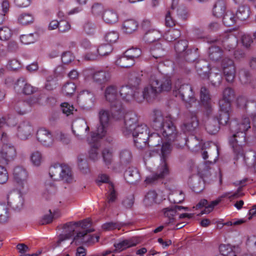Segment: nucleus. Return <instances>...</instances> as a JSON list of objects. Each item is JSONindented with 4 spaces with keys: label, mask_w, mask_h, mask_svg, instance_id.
Returning <instances> with one entry per match:
<instances>
[{
    "label": "nucleus",
    "mask_w": 256,
    "mask_h": 256,
    "mask_svg": "<svg viewBox=\"0 0 256 256\" xmlns=\"http://www.w3.org/2000/svg\"><path fill=\"white\" fill-rule=\"evenodd\" d=\"M172 88L171 80L170 78L162 76L160 73L150 76L149 83L143 88H135V93H132L133 90L128 86H123L120 94L123 98L128 100L134 99L138 102H142L144 100H150L158 93L168 92Z\"/></svg>",
    "instance_id": "f257e3e1"
},
{
    "label": "nucleus",
    "mask_w": 256,
    "mask_h": 256,
    "mask_svg": "<svg viewBox=\"0 0 256 256\" xmlns=\"http://www.w3.org/2000/svg\"><path fill=\"white\" fill-rule=\"evenodd\" d=\"M153 128L156 131L151 134L150 142L152 146H162L175 140H180V136L177 135L176 128L170 116H164L160 111L155 112L153 119Z\"/></svg>",
    "instance_id": "f03ea898"
},
{
    "label": "nucleus",
    "mask_w": 256,
    "mask_h": 256,
    "mask_svg": "<svg viewBox=\"0 0 256 256\" xmlns=\"http://www.w3.org/2000/svg\"><path fill=\"white\" fill-rule=\"evenodd\" d=\"M136 118L135 116L128 118L126 117L124 122V125L122 128V132L126 136L132 134L134 144L141 148L148 144L152 147H156L157 146H152L150 142L151 134H149V130L147 126L145 124L136 125Z\"/></svg>",
    "instance_id": "7ed1b4c3"
},
{
    "label": "nucleus",
    "mask_w": 256,
    "mask_h": 256,
    "mask_svg": "<svg viewBox=\"0 0 256 256\" xmlns=\"http://www.w3.org/2000/svg\"><path fill=\"white\" fill-rule=\"evenodd\" d=\"M250 128V120L248 118H244L238 122H234L232 124L234 134L229 138V144L236 159L244 157L242 146L246 142V132Z\"/></svg>",
    "instance_id": "20e7f679"
},
{
    "label": "nucleus",
    "mask_w": 256,
    "mask_h": 256,
    "mask_svg": "<svg viewBox=\"0 0 256 256\" xmlns=\"http://www.w3.org/2000/svg\"><path fill=\"white\" fill-rule=\"evenodd\" d=\"M123 86H128L132 89L133 92L135 93V88H138V86L124 85L122 86L119 89L115 85H110L106 87L104 91V98L106 102H108L112 110L114 111L118 112L121 116H123V108L122 104L119 100V97L124 102H131L134 101L136 102V99L128 101L124 100L122 94L120 91Z\"/></svg>",
    "instance_id": "39448f33"
},
{
    "label": "nucleus",
    "mask_w": 256,
    "mask_h": 256,
    "mask_svg": "<svg viewBox=\"0 0 256 256\" xmlns=\"http://www.w3.org/2000/svg\"><path fill=\"white\" fill-rule=\"evenodd\" d=\"M172 150V147L168 144H163L160 148V164L157 168L156 172L150 176L146 178L145 181L147 184L154 182L156 180L162 178L169 174V169L166 161Z\"/></svg>",
    "instance_id": "423d86ee"
},
{
    "label": "nucleus",
    "mask_w": 256,
    "mask_h": 256,
    "mask_svg": "<svg viewBox=\"0 0 256 256\" xmlns=\"http://www.w3.org/2000/svg\"><path fill=\"white\" fill-rule=\"evenodd\" d=\"M2 146L0 150V162L8 164L16 156V149L15 146L8 140V136L6 133L2 136Z\"/></svg>",
    "instance_id": "0eeeda50"
},
{
    "label": "nucleus",
    "mask_w": 256,
    "mask_h": 256,
    "mask_svg": "<svg viewBox=\"0 0 256 256\" xmlns=\"http://www.w3.org/2000/svg\"><path fill=\"white\" fill-rule=\"evenodd\" d=\"M50 178L54 181L64 180L70 182L72 180V176L70 168L66 166L56 164L49 169Z\"/></svg>",
    "instance_id": "6e6552de"
},
{
    "label": "nucleus",
    "mask_w": 256,
    "mask_h": 256,
    "mask_svg": "<svg viewBox=\"0 0 256 256\" xmlns=\"http://www.w3.org/2000/svg\"><path fill=\"white\" fill-rule=\"evenodd\" d=\"M173 93L176 97H178L190 104L196 102L192 88L189 84L180 85V82H178L174 87Z\"/></svg>",
    "instance_id": "1a4fd4ad"
},
{
    "label": "nucleus",
    "mask_w": 256,
    "mask_h": 256,
    "mask_svg": "<svg viewBox=\"0 0 256 256\" xmlns=\"http://www.w3.org/2000/svg\"><path fill=\"white\" fill-rule=\"evenodd\" d=\"M12 176L16 188L20 191L25 192L28 190V174L24 168L16 166L14 168Z\"/></svg>",
    "instance_id": "9d476101"
},
{
    "label": "nucleus",
    "mask_w": 256,
    "mask_h": 256,
    "mask_svg": "<svg viewBox=\"0 0 256 256\" xmlns=\"http://www.w3.org/2000/svg\"><path fill=\"white\" fill-rule=\"evenodd\" d=\"M92 231H93V230L90 229L76 232V235L74 236L72 240L70 242V244L78 245L82 244L94 243L98 242L99 240V236L88 234V232H90Z\"/></svg>",
    "instance_id": "9b49d317"
},
{
    "label": "nucleus",
    "mask_w": 256,
    "mask_h": 256,
    "mask_svg": "<svg viewBox=\"0 0 256 256\" xmlns=\"http://www.w3.org/2000/svg\"><path fill=\"white\" fill-rule=\"evenodd\" d=\"M16 128V137L22 140H26L30 138L34 132L32 126L28 122L20 123Z\"/></svg>",
    "instance_id": "f8f14e48"
},
{
    "label": "nucleus",
    "mask_w": 256,
    "mask_h": 256,
    "mask_svg": "<svg viewBox=\"0 0 256 256\" xmlns=\"http://www.w3.org/2000/svg\"><path fill=\"white\" fill-rule=\"evenodd\" d=\"M94 52H90L84 56L86 60H95L102 56L109 54L112 51V48L110 44H104L94 48Z\"/></svg>",
    "instance_id": "ddd939ff"
},
{
    "label": "nucleus",
    "mask_w": 256,
    "mask_h": 256,
    "mask_svg": "<svg viewBox=\"0 0 256 256\" xmlns=\"http://www.w3.org/2000/svg\"><path fill=\"white\" fill-rule=\"evenodd\" d=\"M243 194L241 192L240 188H238L236 191L226 192L220 196L217 199L211 202V204L206 208V213H210L213 208L218 205L222 200V198H228L230 200L232 201L235 199L241 197Z\"/></svg>",
    "instance_id": "4468645a"
},
{
    "label": "nucleus",
    "mask_w": 256,
    "mask_h": 256,
    "mask_svg": "<svg viewBox=\"0 0 256 256\" xmlns=\"http://www.w3.org/2000/svg\"><path fill=\"white\" fill-rule=\"evenodd\" d=\"M7 202L13 209L20 210L23 208L24 199L20 193L16 191L11 192L8 194Z\"/></svg>",
    "instance_id": "2eb2a0df"
},
{
    "label": "nucleus",
    "mask_w": 256,
    "mask_h": 256,
    "mask_svg": "<svg viewBox=\"0 0 256 256\" xmlns=\"http://www.w3.org/2000/svg\"><path fill=\"white\" fill-rule=\"evenodd\" d=\"M36 136L37 140L46 146H52L54 142L52 133L44 128H39Z\"/></svg>",
    "instance_id": "dca6fc26"
},
{
    "label": "nucleus",
    "mask_w": 256,
    "mask_h": 256,
    "mask_svg": "<svg viewBox=\"0 0 256 256\" xmlns=\"http://www.w3.org/2000/svg\"><path fill=\"white\" fill-rule=\"evenodd\" d=\"M223 73L228 82H232L235 76V66L233 61L228 58H224L222 62Z\"/></svg>",
    "instance_id": "f3484780"
},
{
    "label": "nucleus",
    "mask_w": 256,
    "mask_h": 256,
    "mask_svg": "<svg viewBox=\"0 0 256 256\" xmlns=\"http://www.w3.org/2000/svg\"><path fill=\"white\" fill-rule=\"evenodd\" d=\"M108 127L109 126L99 123L96 132H92L90 136L88 138V143L92 144V141L99 142L101 138L108 134Z\"/></svg>",
    "instance_id": "a211bd4d"
},
{
    "label": "nucleus",
    "mask_w": 256,
    "mask_h": 256,
    "mask_svg": "<svg viewBox=\"0 0 256 256\" xmlns=\"http://www.w3.org/2000/svg\"><path fill=\"white\" fill-rule=\"evenodd\" d=\"M102 21L108 24H114L120 20V16L118 12L112 8H106L102 14Z\"/></svg>",
    "instance_id": "6ab92c4d"
},
{
    "label": "nucleus",
    "mask_w": 256,
    "mask_h": 256,
    "mask_svg": "<svg viewBox=\"0 0 256 256\" xmlns=\"http://www.w3.org/2000/svg\"><path fill=\"white\" fill-rule=\"evenodd\" d=\"M90 75L94 82L99 84L109 81L111 76L109 72L102 70H92Z\"/></svg>",
    "instance_id": "aec40b11"
},
{
    "label": "nucleus",
    "mask_w": 256,
    "mask_h": 256,
    "mask_svg": "<svg viewBox=\"0 0 256 256\" xmlns=\"http://www.w3.org/2000/svg\"><path fill=\"white\" fill-rule=\"evenodd\" d=\"M198 121L195 114H191L187 116L186 122L182 126L184 132H192L198 127Z\"/></svg>",
    "instance_id": "412c9836"
},
{
    "label": "nucleus",
    "mask_w": 256,
    "mask_h": 256,
    "mask_svg": "<svg viewBox=\"0 0 256 256\" xmlns=\"http://www.w3.org/2000/svg\"><path fill=\"white\" fill-rule=\"evenodd\" d=\"M90 128L87 124L86 122L84 119H78L76 120L72 126V131L73 134L77 137V138L79 140H82V136L76 133V132H81L83 131L87 132L89 131Z\"/></svg>",
    "instance_id": "4be33fe9"
},
{
    "label": "nucleus",
    "mask_w": 256,
    "mask_h": 256,
    "mask_svg": "<svg viewBox=\"0 0 256 256\" xmlns=\"http://www.w3.org/2000/svg\"><path fill=\"white\" fill-rule=\"evenodd\" d=\"M219 250L220 255L217 256H236L240 252V248L230 244H222L219 246Z\"/></svg>",
    "instance_id": "5701e85b"
},
{
    "label": "nucleus",
    "mask_w": 256,
    "mask_h": 256,
    "mask_svg": "<svg viewBox=\"0 0 256 256\" xmlns=\"http://www.w3.org/2000/svg\"><path fill=\"white\" fill-rule=\"evenodd\" d=\"M219 115L217 120L222 125L226 124L230 118L229 112L230 109V106L227 102L226 105H219Z\"/></svg>",
    "instance_id": "b1692460"
},
{
    "label": "nucleus",
    "mask_w": 256,
    "mask_h": 256,
    "mask_svg": "<svg viewBox=\"0 0 256 256\" xmlns=\"http://www.w3.org/2000/svg\"><path fill=\"white\" fill-rule=\"evenodd\" d=\"M137 244V241L134 238L120 240L114 244V252H122L128 248L136 246Z\"/></svg>",
    "instance_id": "393cba45"
},
{
    "label": "nucleus",
    "mask_w": 256,
    "mask_h": 256,
    "mask_svg": "<svg viewBox=\"0 0 256 256\" xmlns=\"http://www.w3.org/2000/svg\"><path fill=\"white\" fill-rule=\"evenodd\" d=\"M77 101L78 104L82 106L88 103L92 104L94 101V96L92 92L84 90L79 93Z\"/></svg>",
    "instance_id": "a878e982"
},
{
    "label": "nucleus",
    "mask_w": 256,
    "mask_h": 256,
    "mask_svg": "<svg viewBox=\"0 0 256 256\" xmlns=\"http://www.w3.org/2000/svg\"><path fill=\"white\" fill-rule=\"evenodd\" d=\"M218 121L212 118H208L205 122V128L206 130L210 134H216L219 130L220 127L218 124Z\"/></svg>",
    "instance_id": "bb28decb"
},
{
    "label": "nucleus",
    "mask_w": 256,
    "mask_h": 256,
    "mask_svg": "<svg viewBox=\"0 0 256 256\" xmlns=\"http://www.w3.org/2000/svg\"><path fill=\"white\" fill-rule=\"evenodd\" d=\"M34 15L30 12H23L20 14L17 18L18 22L22 26H28L34 22Z\"/></svg>",
    "instance_id": "cd10ccee"
},
{
    "label": "nucleus",
    "mask_w": 256,
    "mask_h": 256,
    "mask_svg": "<svg viewBox=\"0 0 256 256\" xmlns=\"http://www.w3.org/2000/svg\"><path fill=\"white\" fill-rule=\"evenodd\" d=\"M150 55L154 58H160L164 55V49L161 44L156 42L152 44L149 48Z\"/></svg>",
    "instance_id": "c85d7f7f"
},
{
    "label": "nucleus",
    "mask_w": 256,
    "mask_h": 256,
    "mask_svg": "<svg viewBox=\"0 0 256 256\" xmlns=\"http://www.w3.org/2000/svg\"><path fill=\"white\" fill-rule=\"evenodd\" d=\"M126 178L130 184H134L140 180V176L138 170L134 168H129L126 172Z\"/></svg>",
    "instance_id": "c756f323"
},
{
    "label": "nucleus",
    "mask_w": 256,
    "mask_h": 256,
    "mask_svg": "<svg viewBox=\"0 0 256 256\" xmlns=\"http://www.w3.org/2000/svg\"><path fill=\"white\" fill-rule=\"evenodd\" d=\"M178 14V9L173 6L168 10L165 16V24L166 26L172 27L175 25V20L172 16Z\"/></svg>",
    "instance_id": "7c9ffc66"
},
{
    "label": "nucleus",
    "mask_w": 256,
    "mask_h": 256,
    "mask_svg": "<svg viewBox=\"0 0 256 256\" xmlns=\"http://www.w3.org/2000/svg\"><path fill=\"white\" fill-rule=\"evenodd\" d=\"M226 10V4L224 1L218 0L214 6L212 14L216 18L222 16Z\"/></svg>",
    "instance_id": "2f4dec72"
},
{
    "label": "nucleus",
    "mask_w": 256,
    "mask_h": 256,
    "mask_svg": "<svg viewBox=\"0 0 256 256\" xmlns=\"http://www.w3.org/2000/svg\"><path fill=\"white\" fill-rule=\"evenodd\" d=\"M78 230V224L70 222L64 226L62 234H66V236H68V238H70L72 236H74L75 232H77Z\"/></svg>",
    "instance_id": "473e14b6"
},
{
    "label": "nucleus",
    "mask_w": 256,
    "mask_h": 256,
    "mask_svg": "<svg viewBox=\"0 0 256 256\" xmlns=\"http://www.w3.org/2000/svg\"><path fill=\"white\" fill-rule=\"evenodd\" d=\"M138 22L134 20H127L124 21L122 26L123 32L126 34H130L135 31L138 28Z\"/></svg>",
    "instance_id": "72a5a7b5"
},
{
    "label": "nucleus",
    "mask_w": 256,
    "mask_h": 256,
    "mask_svg": "<svg viewBox=\"0 0 256 256\" xmlns=\"http://www.w3.org/2000/svg\"><path fill=\"white\" fill-rule=\"evenodd\" d=\"M162 36V34L160 31L158 30L152 29L146 32L144 39L148 42H152L160 38Z\"/></svg>",
    "instance_id": "f704fd0d"
},
{
    "label": "nucleus",
    "mask_w": 256,
    "mask_h": 256,
    "mask_svg": "<svg viewBox=\"0 0 256 256\" xmlns=\"http://www.w3.org/2000/svg\"><path fill=\"white\" fill-rule=\"evenodd\" d=\"M234 96V92L230 88L224 89L222 93V98L219 101V105H226L228 102L230 106V102Z\"/></svg>",
    "instance_id": "c9c22d12"
},
{
    "label": "nucleus",
    "mask_w": 256,
    "mask_h": 256,
    "mask_svg": "<svg viewBox=\"0 0 256 256\" xmlns=\"http://www.w3.org/2000/svg\"><path fill=\"white\" fill-rule=\"evenodd\" d=\"M161 200H158V194L154 190L149 191L145 196L144 202L146 206H150L157 203Z\"/></svg>",
    "instance_id": "e433bc0d"
},
{
    "label": "nucleus",
    "mask_w": 256,
    "mask_h": 256,
    "mask_svg": "<svg viewBox=\"0 0 256 256\" xmlns=\"http://www.w3.org/2000/svg\"><path fill=\"white\" fill-rule=\"evenodd\" d=\"M238 38L234 35L230 34L228 38L224 41L223 46L226 50L230 51L234 50L237 46Z\"/></svg>",
    "instance_id": "4c0bfd02"
},
{
    "label": "nucleus",
    "mask_w": 256,
    "mask_h": 256,
    "mask_svg": "<svg viewBox=\"0 0 256 256\" xmlns=\"http://www.w3.org/2000/svg\"><path fill=\"white\" fill-rule=\"evenodd\" d=\"M168 198L170 202L178 204L184 200V196L182 192L179 190H175L169 194Z\"/></svg>",
    "instance_id": "58836bf2"
},
{
    "label": "nucleus",
    "mask_w": 256,
    "mask_h": 256,
    "mask_svg": "<svg viewBox=\"0 0 256 256\" xmlns=\"http://www.w3.org/2000/svg\"><path fill=\"white\" fill-rule=\"evenodd\" d=\"M200 99L202 104L206 108H208L210 106V95L208 90L204 87L201 88Z\"/></svg>",
    "instance_id": "ea45409f"
},
{
    "label": "nucleus",
    "mask_w": 256,
    "mask_h": 256,
    "mask_svg": "<svg viewBox=\"0 0 256 256\" xmlns=\"http://www.w3.org/2000/svg\"><path fill=\"white\" fill-rule=\"evenodd\" d=\"M30 161L34 166H40L43 162V156L41 152L38 150L32 152L30 155Z\"/></svg>",
    "instance_id": "a19ab883"
},
{
    "label": "nucleus",
    "mask_w": 256,
    "mask_h": 256,
    "mask_svg": "<svg viewBox=\"0 0 256 256\" xmlns=\"http://www.w3.org/2000/svg\"><path fill=\"white\" fill-rule=\"evenodd\" d=\"M110 112L104 108L100 109L98 112L99 123L102 124L110 126Z\"/></svg>",
    "instance_id": "79ce46f5"
},
{
    "label": "nucleus",
    "mask_w": 256,
    "mask_h": 256,
    "mask_svg": "<svg viewBox=\"0 0 256 256\" xmlns=\"http://www.w3.org/2000/svg\"><path fill=\"white\" fill-rule=\"evenodd\" d=\"M250 14V8L247 6H242L237 10L236 18L240 20L247 19Z\"/></svg>",
    "instance_id": "37998d69"
},
{
    "label": "nucleus",
    "mask_w": 256,
    "mask_h": 256,
    "mask_svg": "<svg viewBox=\"0 0 256 256\" xmlns=\"http://www.w3.org/2000/svg\"><path fill=\"white\" fill-rule=\"evenodd\" d=\"M38 34L31 33L28 34H22L20 36V42L24 44H30L34 43L38 39Z\"/></svg>",
    "instance_id": "c03bdc74"
},
{
    "label": "nucleus",
    "mask_w": 256,
    "mask_h": 256,
    "mask_svg": "<svg viewBox=\"0 0 256 256\" xmlns=\"http://www.w3.org/2000/svg\"><path fill=\"white\" fill-rule=\"evenodd\" d=\"M116 64L117 66L122 68H128L132 66L134 62L132 60L130 61L128 58L124 54L123 56L116 60Z\"/></svg>",
    "instance_id": "a18cd8bd"
},
{
    "label": "nucleus",
    "mask_w": 256,
    "mask_h": 256,
    "mask_svg": "<svg viewBox=\"0 0 256 256\" xmlns=\"http://www.w3.org/2000/svg\"><path fill=\"white\" fill-rule=\"evenodd\" d=\"M90 146V150L89 151V158L92 160L95 161L98 157V147L100 146L99 142H94L92 144L88 143Z\"/></svg>",
    "instance_id": "49530a36"
},
{
    "label": "nucleus",
    "mask_w": 256,
    "mask_h": 256,
    "mask_svg": "<svg viewBox=\"0 0 256 256\" xmlns=\"http://www.w3.org/2000/svg\"><path fill=\"white\" fill-rule=\"evenodd\" d=\"M204 75L203 76V78H208L210 80L212 84L214 86H216L218 84H220V83L222 80V76L218 72H210V76H208L206 73L204 74Z\"/></svg>",
    "instance_id": "de8ad7c7"
},
{
    "label": "nucleus",
    "mask_w": 256,
    "mask_h": 256,
    "mask_svg": "<svg viewBox=\"0 0 256 256\" xmlns=\"http://www.w3.org/2000/svg\"><path fill=\"white\" fill-rule=\"evenodd\" d=\"M222 50L218 46H212L209 49V57L212 60L216 61L221 58Z\"/></svg>",
    "instance_id": "09e8293b"
},
{
    "label": "nucleus",
    "mask_w": 256,
    "mask_h": 256,
    "mask_svg": "<svg viewBox=\"0 0 256 256\" xmlns=\"http://www.w3.org/2000/svg\"><path fill=\"white\" fill-rule=\"evenodd\" d=\"M199 144L198 140L196 138H191L190 141L188 140L186 138H184L183 140V142H182V144L180 146H178L179 147H182L184 145L186 144L190 149L194 151L196 150V147Z\"/></svg>",
    "instance_id": "8fccbe9b"
},
{
    "label": "nucleus",
    "mask_w": 256,
    "mask_h": 256,
    "mask_svg": "<svg viewBox=\"0 0 256 256\" xmlns=\"http://www.w3.org/2000/svg\"><path fill=\"white\" fill-rule=\"evenodd\" d=\"M29 106L27 102H20L16 104L14 109L19 114H24L29 110Z\"/></svg>",
    "instance_id": "3c124183"
},
{
    "label": "nucleus",
    "mask_w": 256,
    "mask_h": 256,
    "mask_svg": "<svg viewBox=\"0 0 256 256\" xmlns=\"http://www.w3.org/2000/svg\"><path fill=\"white\" fill-rule=\"evenodd\" d=\"M124 54L130 61L134 62V59L138 58L142 54L141 50L138 48H132L126 51Z\"/></svg>",
    "instance_id": "603ef678"
},
{
    "label": "nucleus",
    "mask_w": 256,
    "mask_h": 256,
    "mask_svg": "<svg viewBox=\"0 0 256 256\" xmlns=\"http://www.w3.org/2000/svg\"><path fill=\"white\" fill-rule=\"evenodd\" d=\"M236 22V17L234 13L230 11L226 12L223 17V22L226 26H231Z\"/></svg>",
    "instance_id": "864d4df0"
},
{
    "label": "nucleus",
    "mask_w": 256,
    "mask_h": 256,
    "mask_svg": "<svg viewBox=\"0 0 256 256\" xmlns=\"http://www.w3.org/2000/svg\"><path fill=\"white\" fill-rule=\"evenodd\" d=\"M76 90V86L74 82L66 83L62 88V92L66 96H70L74 94Z\"/></svg>",
    "instance_id": "5fc2aeb1"
},
{
    "label": "nucleus",
    "mask_w": 256,
    "mask_h": 256,
    "mask_svg": "<svg viewBox=\"0 0 256 256\" xmlns=\"http://www.w3.org/2000/svg\"><path fill=\"white\" fill-rule=\"evenodd\" d=\"M180 36V31L178 30H173L166 32L164 37L168 42H172L178 38Z\"/></svg>",
    "instance_id": "6e6d98bb"
},
{
    "label": "nucleus",
    "mask_w": 256,
    "mask_h": 256,
    "mask_svg": "<svg viewBox=\"0 0 256 256\" xmlns=\"http://www.w3.org/2000/svg\"><path fill=\"white\" fill-rule=\"evenodd\" d=\"M104 10L103 6L99 4H95L92 7V14L96 16H99L101 19Z\"/></svg>",
    "instance_id": "4d7b16f0"
},
{
    "label": "nucleus",
    "mask_w": 256,
    "mask_h": 256,
    "mask_svg": "<svg viewBox=\"0 0 256 256\" xmlns=\"http://www.w3.org/2000/svg\"><path fill=\"white\" fill-rule=\"evenodd\" d=\"M12 33L10 28L4 26L0 28V40H8L12 36Z\"/></svg>",
    "instance_id": "13d9d810"
},
{
    "label": "nucleus",
    "mask_w": 256,
    "mask_h": 256,
    "mask_svg": "<svg viewBox=\"0 0 256 256\" xmlns=\"http://www.w3.org/2000/svg\"><path fill=\"white\" fill-rule=\"evenodd\" d=\"M164 215V217L168 218V223H171L174 219V216H176V210H174L173 208H166L163 210Z\"/></svg>",
    "instance_id": "bf43d9fd"
},
{
    "label": "nucleus",
    "mask_w": 256,
    "mask_h": 256,
    "mask_svg": "<svg viewBox=\"0 0 256 256\" xmlns=\"http://www.w3.org/2000/svg\"><path fill=\"white\" fill-rule=\"evenodd\" d=\"M81 47L87 51L86 53L84 56H84L88 52H94V48H96V46L92 45L88 40L84 39L81 42Z\"/></svg>",
    "instance_id": "052dcab7"
},
{
    "label": "nucleus",
    "mask_w": 256,
    "mask_h": 256,
    "mask_svg": "<svg viewBox=\"0 0 256 256\" xmlns=\"http://www.w3.org/2000/svg\"><path fill=\"white\" fill-rule=\"evenodd\" d=\"M104 38L109 43H114L118 38V34L114 31L109 32L105 35Z\"/></svg>",
    "instance_id": "680f3d73"
},
{
    "label": "nucleus",
    "mask_w": 256,
    "mask_h": 256,
    "mask_svg": "<svg viewBox=\"0 0 256 256\" xmlns=\"http://www.w3.org/2000/svg\"><path fill=\"white\" fill-rule=\"evenodd\" d=\"M8 218V208L5 204H0V222H6Z\"/></svg>",
    "instance_id": "e2e57ef3"
},
{
    "label": "nucleus",
    "mask_w": 256,
    "mask_h": 256,
    "mask_svg": "<svg viewBox=\"0 0 256 256\" xmlns=\"http://www.w3.org/2000/svg\"><path fill=\"white\" fill-rule=\"evenodd\" d=\"M188 46V42L186 40H182L175 44L174 48L178 52L181 53L186 50Z\"/></svg>",
    "instance_id": "0e129e2a"
},
{
    "label": "nucleus",
    "mask_w": 256,
    "mask_h": 256,
    "mask_svg": "<svg viewBox=\"0 0 256 256\" xmlns=\"http://www.w3.org/2000/svg\"><path fill=\"white\" fill-rule=\"evenodd\" d=\"M102 156L104 162L106 165H108L112 160V152L109 149H105L102 152Z\"/></svg>",
    "instance_id": "69168bd1"
},
{
    "label": "nucleus",
    "mask_w": 256,
    "mask_h": 256,
    "mask_svg": "<svg viewBox=\"0 0 256 256\" xmlns=\"http://www.w3.org/2000/svg\"><path fill=\"white\" fill-rule=\"evenodd\" d=\"M70 239V238H68V236H66V234H60L58 238V240L54 244V247L64 246L66 241Z\"/></svg>",
    "instance_id": "338daca9"
},
{
    "label": "nucleus",
    "mask_w": 256,
    "mask_h": 256,
    "mask_svg": "<svg viewBox=\"0 0 256 256\" xmlns=\"http://www.w3.org/2000/svg\"><path fill=\"white\" fill-rule=\"evenodd\" d=\"M61 108L63 113L65 114L66 116H68L72 114L74 110V107L72 105H70L68 102H64L61 104Z\"/></svg>",
    "instance_id": "774afa93"
}]
</instances>
